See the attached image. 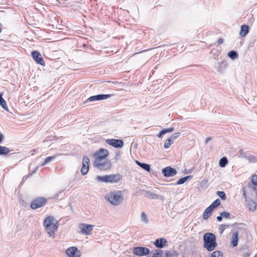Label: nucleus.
Returning a JSON list of instances; mask_svg holds the SVG:
<instances>
[{
    "label": "nucleus",
    "mask_w": 257,
    "mask_h": 257,
    "mask_svg": "<svg viewBox=\"0 0 257 257\" xmlns=\"http://www.w3.org/2000/svg\"><path fill=\"white\" fill-rule=\"evenodd\" d=\"M203 247L209 251L213 250L217 246L216 237L213 233L207 232L203 235Z\"/></svg>",
    "instance_id": "nucleus-1"
},
{
    "label": "nucleus",
    "mask_w": 257,
    "mask_h": 257,
    "mask_svg": "<svg viewBox=\"0 0 257 257\" xmlns=\"http://www.w3.org/2000/svg\"><path fill=\"white\" fill-rule=\"evenodd\" d=\"M54 218L52 216L46 217L43 222V225L47 231L49 236H54V232L57 230V226L54 222Z\"/></svg>",
    "instance_id": "nucleus-2"
},
{
    "label": "nucleus",
    "mask_w": 257,
    "mask_h": 257,
    "mask_svg": "<svg viewBox=\"0 0 257 257\" xmlns=\"http://www.w3.org/2000/svg\"><path fill=\"white\" fill-rule=\"evenodd\" d=\"M105 199L111 204L118 205L122 202L123 197L122 195L121 192L118 191L109 193L105 196Z\"/></svg>",
    "instance_id": "nucleus-3"
},
{
    "label": "nucleus",
    "mask_w": 257,
    "mask_h": 257,
    "mask_svg": "<svg viewBox=\"0 0 257 257\" xmlns=\"http://www.w3.org/2000/svg\"><path fill=\"white\" fill-rule=\"evenodd\" d=\"M120 179L121 176L119 174L107 175L103 176H97L96 177V180L98 182H103L105 183H116Z\"/></svg>",
    "instance_id": "nucleus-4"
},
{
    "label": "nucleus",
    "mask_w": 257,
    "mask_h": 257,
    "mask_svg": "<svg viewBox=\"0 0 257 257\" xmlns=\"http://www.w3.org/2000/svg\"><path fill=\"white\" fill-rule=\"evenodd\" d=\"M150 249L145 246H136L133 248V253L137 256H145L150 254Z\"/></svg>",
    "instance_id": "nucleus-5"
},
{
    "label": "nucleus",
    "mask_w": 257,
    "mask_h": 257,
    "mask_svg": "<svg viewBox=\"0 0 257 257\" xmlns=\"http://www.w3.org/2000/svg\"><path fill=\"white\" fill-rule=\"evenodd\" d=\"M47 200L44 197H38L34 199L31 203V208L32 209H36L44 205Z\"/></svg>",
    "instance_id": "nucleus-6"
},
{
    "label": "nucleus",
    "mask_w": 257,
    "mask_h": 257,
    "mask_svg": "<svg viewBox=\"0 0 257 257\" xmlns=\"http://www.w3.org/2000/svg\"><path fill=\"white\" fill-rule=\"evenodd\" d=\"M94 227V225L81 223L79 225L80 233L85 235H89Z\"/></svg>",
    "instance_id": "nucleus-7"
},
{
    "label": "nucleus",
    "mask_w": 257,
    "mask_h": 257,
    "mask_svg": "<svg viewBox=\"0 0 257 257\" xmlns=\"http://www.w3.org/2000/svg\"><path fill=\"white\" fill-rule=\"evenodd\" d=\"M101 161H94L93 164L94 166L100 170H107L110 168L111 164L110 161L105 160L103 162H100Z\"/></svg>",
    "instance_id": "nucleus-8"
},
{
    "label": "nucleus",
    "mask_w": 257,
    "mask_h": 257,
    "mask_svg": "<svg viewBox=\"0 0 257 257\" xmlns=\"http://www.w3.org/2000/svg\"><path fill=\"white\" fill-rule=\"evenodd\" d=\"M108 155V151L104 149H100L98 151L96 152L94 156L95 157L94 161H102Z\"/></svg>",
    "instance_id": "nucleus-9"
},
{
    "label": "nucleus",
    "mask_w": 257,
    "mask_h": 257,
    "mask_svg": "<svg viewBox=\"0 0 257 257\" xmlns=\"http://www.w3.org/2000/svg\"><path fill=\"white\" fill-rule=\"evenodd\" d=\"M89 164L90 161L88 157L86 156H83L82 160V166L80 170L81 173L83 175H85L88 173L89 169Z\"/></svg>",
    "instance_id": "nucleus-10"
},
{
    "label": "nucleus",
    "mask_w": 257,
    "mask_h": 257,
    "mask_svg": "<svg viewBox=\"0 0 257 257\" xmlns=\"http://www.w3.org/2000/svg\"><path fill=\"white\" fill-rule=\"evenodd\" d=\"M112 96V94H100L96 95H93L90 96L86 100V102H90V101H99L102 100L104 99H107L110 97Z\"/></svg>",
    "instance_id": "nucleus-11"
},
{
    "label": "nucleus",
    "mask_w": 257,
    "mask_h": 257,
    "mask_svg": "<svg viewBox=\"0 0 257 257\" xmlns=\"http://www.w3.org/2000/svg\"><path fill=\"white\" fill-rule=\"evenodd\" d=\"M106 143L115 148H121L123 146V141L118 139H107L106 140Z\"/></svg>",
    "instance_id": "nucleus-12"
},
{
    "label": "nucleus",
    "mask_w": 257,
    "mask_h": 257,
    "mask_svg": "<svg viewBox=\"0 0 257 257\" xmlns=\"http://www.w3.org/2000/svg\"><path fill=\"white\" fill-rule=\"evenodd\" d=\"M31 55L33 59L37 62V63L42 66L45 65L44 60L39 52L36 50H34L32 52Z\"/></svg>",
    "instance_id": "nucleus-13"
},
{
    "label": "nucleus",
    "mask_w": 257,
    "mask_h": 257,
    "mask_svg": "<svg viewBox=\"0 0 257 257\" xmlns=\"http://www.w3.org/2000/svg\"><path fill=\"white\" fill-rule=\"evenodd\" d=\"M177 171L171 166H168L162 170V174L165 177H170L175 176L177 174Z\"/></svg>",
    "instance_id": "nucleus-14"
},
{
    "label": "nucleus",
    "mask_w": 257,
    "mask_h": 257,
    "mask_svg": "<svg viewBox=\"0 0 257 257\" xmlns=\"http://www.w3.org/2000/svg\"><path fill=\"white\" fill-rule=\"evenodd\" d=\"M66 253L69 257H80V253L78 248L73 246L69 247L66 251Z\"/></svg>",
    "instance_id": "nucleus-15"
},
{
    "label": "nucleus",
    "mask_w": 257,
    "mask_h": 257,
    "mask_svg": "<svg viewBox=\"0 0 257 257\" xmlns=\"http://www.w3.org/2000/svg\"><path fill=\"white\" fill-rule=\"evenodd\" d=\"M245 205L248 208L249 211H254L256 208V204L250 197H245Z\"/></svg>",
    "instance_id": "nucleus-16"
},
{
    "label": "nucleus",
    "mask_w": 257,
    "mask_h": 257,
    "mask_svg": "<svg viewBox=\"0 0 257 257\" xmlns=\"http://www.w3.org/2000/svg\"><path fill=\"white\" fill-rule=\"evenodd\" d=\"M154 245L158 248H162L167 245V240L164 238H159L154 242Z\"/></svg>",
    "instance_id": "nucleus-17"
},
{
    "label": "nucleus",
    "mask_w": 257,
    "mask_h": 257,
    "mask_svg": "<svg viewBox=\"0 0 257 257\" xmlns=\"http://www.w3.org/2000/svg\"><path fill=\"white\" fill-rule=\"evenodd\" d=\"M142 195H144L145 197L151 198L153 199H158L159 198V196L158 195L152 193L149 191L143 190H141Z\"/></svg>",
    "instance_id": "nucleus-18"
},
{
    "label": "nucleus",
    "mask_w": 257,
    "mask_h": 257,
    "mask_svg": "<svg viewBox=\"0 0 257 257\" xmlns=\"http://www.w3.org/2000/svg\"><path fill=\"white\" fill-rule=\"evenodd\" d=\"M249 27L248 25H243L241 26L239 35L242 37H245L249 33Z\"/></svg>",
    "instance_id": "nucleus-19"
},
{
    "label": "nucleus",
    "mask_w": 257,
    "mask_h": 257,
    "mask_svg": "<svg viewBox=\"0 0 257 257\" xmlns=\"http://www.w3.org/2000/svg\"><path fill=\"white\" fill-rule=\"evenodd\" d=\"M238 233L237 231H235L233 233L232 237L231 245L233 247H235L238 245Z\"/></svg>",
    "instance_id": "nucleus-20"
},
{
    "label": "nucleus",
    "mask_w": 257,
    "mask_h": 257,
    "mask_svg": "<svg viewBox=\"0 0 257 257\" xmlns=\"http://www.w3.org/2000/svg\"><path fill=\"white\" fill-rule=\"evenodd\" d=\"M213 210L208 206L207 207L203 212V217L204 219H208L211 215L212 212Z\"/></svg>",
    "instance_id": "nucleus-21"
},
{
    "label": "nucleus",
    "mask_w": 257,
    "mask_h": 257,
    "mask_svg": "<svg viewBox=\"0 0 257 257\" xmlns=\"http://www.w3.org/2000/svg\"><path fill=\"white\" fill-rule=\"evenodd\" d=\"M0 105L6 110L9 111L6 101L3 97V94L0 93Z\"/></svg>",
    "instance_id": "nucleus-22"
},
{
    "label": "nucleus",
    "mask_w": 257,
    "mask_h": 257,
    "mask_svg": "<svg viewBox=\"0 0 257 257\" xmlns=\"http://www.w3.org/2000/svg\"><path fill=\"white\" fill-rule=\"evenodd\" d=\"M192 178V176L189 175L186 177L180 178L178 180V181L176 183V185H181L184 184L185 181H186L189 179H191Z\"/></svg>",
    "instance_id": "nucleus-23"
},
{
    "label": "nucleus",
    "mask_w": 257,
    "mask_h": 257,
    "mask_svg": "<svg viewBox=\"0 0 257 257\" xmlns=\"http://www.w3.org/2000/svg\"><path fill=\"white\" fill-rule=\"evenodd\" d=\"M228 159L226 157H223L222 158H221L219 162V165L220 167H224L226 166V165L228 164Z\"/></svg>",
    "instance_id": "nucleus-24"
},
{
    "label": "nucleus",
    "mask_w": 257,
    "mask_h": 257,
    "mask_svg": "<svg viewBox=\"0 0 257 257\" xmlns=\"http://www.w3.org/2000/svg\"><path fill=\"white\" fill-rule=\"evenodd\" d=\"M208 186V181L207 179L202 180L199 183V187L203 190H205Z\"/></svg>",
    "instance_id": "nucleus-25"
},
{
    "label": "nucleus",
    "mask_w": 257,
    "mask_h": 257,
    "mask_svg": "<svg viewBox=\"0 0 257 257\" xmlns=\"http://www.w3.org/2000/svg\"><path fill=\"white\" fill-rule=\"evenodd\" d=\"M220 205V201L219 199L214 200L209 206L214 210L216 207Z\"/></svg>",
    "instance_id": "nucleus-26"
},
{
    "label": "nucleus",
    "mask_w": 257,
    "mask_h": 257,
    "mask_svg": "<svg viewBox=\"0 0 257 257\" xmlns=\"http://www.w3.org/2000/svg\"><path fill=\"white\" fill-rule=\"evenodd\" d=\"M10 152V150L8 148L0 145V155H7Z\"/></svg>",
    "instance_id": "nucleus-27"
},
{
    "label": "nucleus",
    "mask_w": 257,
    "mask_h": 257,
    "mask_svg": "<svg viewBox=\"0 0 257 257\" xmlns=\"http://www.w3.org/2000/svg\"><path fill=\"white\" fill-rule=\"evenodd\" d=\"M163 253V252L162 250L157 249L155 250V252L153 253L151 256H148L147 257H161Z\"/></svg>",
    "instance_id": "nucleus-28"
},
{
    "label": "nucleus",
    "mask_w": 257,
    "mask_h": 257,
    "mask_svg": "<svg viewBox=\"0 0 257 257\" xmlns=\"http://www.w3.org/2000/svg\"><path fill=\"white\" fill-rule=\"evenodd\" d=\"M228 56L232 60H234L237 58L238 53L236 51L232 50L228 52Z\"/></svg>",
    "instance_id": "nucleus-29"
},
{
    "label": "nucleus",
    "mask_w": 257,
    "mask_h": 257,
    "mask_svg": "<svg viewBox=\"0 0 257 257\" xmlns=\"http://www.w3.org/2000/svg\"><path fill=\"white\" fill-rule=\"evenodd\" d=\"M178 255V253L176 250H173L172 251L167 250L165 251L166 257H171L173 256H177Z\"/></svg>",
    "instance_id": "nucleus-30"
},
{
    "label": "nucleus",
    "mask_w": 257,
    "mask_h": 257,
    "mask_svg": "<svg viewBox=\"0 0 257 257\" xmlns=\"http://www.w3.org/2000/svg\"><path fill=\"white\" fill-rule=\"evenodd\" d=\"M140 167L147 172H150L151 168L150 165L149 164L145 163H142V164H140Z\"/></svg>",
    "instance_id": "nucleus-31"
},
{
    "label": "nucleus",
    "mask_w": 257,
    "mask_h": 257,
    "mask_svg": "<svg viewBox=\"0 0 257 257\" xmlns=\"http://www.w3.org/2000/svg\"><path fill=\"white\" fill-rule=\"evenodd\" d=\"M55 158V156H49V157H47L45 159L44 161L42 163L41 166H44L46 165L47 163H48L52 160H54Z\"/></svg>",
    "instance_id": "nucleus-32"
},
{
    "label": "nucleus",
    "mask_w": 257,
    "mask_h": 257,
    "mask_svg": "<svg viewBox=\"0 0 257 257\" xmlns=\"http://www.w3.org/2000/svg\"><path fill=\"white\" fill-rule=\"evenodd\" d=\"M210 257H223V253L219 250L213 251Z\"/></svg>",
    "instance_id": "nucleus-33"
},
{
    "label": "nucleus",
    "mask_w": 257,
    "mask_h": 257,
    "mask_svg": "<svg viewBox=\"0 0 257 257\" xmlns=\"http://www.w3.org/2000/svg\"><path fill=\"white\" fill-rule=\"evenodd\" d=\"M216 194L219 197L223 200H225L226 199L225 193L224 191H218L216 192Z\"/></svg>",
    "instance_id": "nucleus-34"
},
{
    "label": "nucleus",
    "mask_w": 257,
    "mask_h": 257,
    "mask_svg": "<svg viewBox=\"0 0 257 257\" xmlns=\"http://www.w3.org/2000/svg\"><path fill=\"white\" fill-rule=\"evenodd\" d=\"M173 142L171 140V139H168L166 140L164 143V148L168 149L170 146L173 144Z\"/></svg>",
    "instance_id": "nucleus-35"
},
{
    "label": "nucleus",
    "mask_w": 257,
    "mask_h": 257,
    "mask_svg": "<svg viewBox=\"0 0 257 257\" xmlns=\"http://www.w3.org/2000/svg\"><path fill=\"white\" fill-rule=\"evenodd\" d=\"M229 227V225L227 224H221L219 227V232L220 234H222L224 230L226 228Z\"/></svg>",
    "instance_id": "nucleus-36"
},
{
    "label": "nucleus",
    "mask_w": 257,
    "mask_h": 257,
    "mask_svg": "<svg viewBox=\"0 0 257 257\" xmlns=\"http://www.w3.org/2000/svg\"><path fill=\"white\" fill-rule=\"evenodd\" d=\"M141 218L142 221H143L146 224L148 223V219L147 216L146 215V214L144 212H143L142 213Z\"/></svg>",
    "instance_id": "nucleus-37"
},
{
    "label": "nucleus",
    "mask_w": 257,
    "mask_h": 257,
    "mask_svg": "<svg viewBox=\"0 0 257 257\" xmlns=\"http://www.w3.org/2000/svg\"><path fill=\"white\" fill-rule=\"evenodd\" d=\"M181 135V133L177 132L175 134H173L172 135L170 139H171L172 141L173 142L174 140L177 139L178 138H179Z\"/></svg>",
    "instance_id": "nucleus-38"
},
{
    "label": "nucleus",
    "mask_w": 257,
    "mask_h": 257,
    "mask_svg": "<svg viewBox=\"0 0 257 257\" xmlns=\"http://www.w3.org/2000/svg\"><path fill=\"white\" fill-rule=\"evenodd\" d=\"M220 215L222 216V217H224L225 218H228L230 216V214L229 212L225 211L221 212Z\"/></svg>",
    "instance_id": "nucleus-39"
},
{
    "label": "nucleus",
    "mask_w": 257,
    "mask_h": 257,
    "mask_svg": "<svg viewBox=\"0 0 257 257\" xmlns=\"http://www.w3.org/2000/svg\"><path fill=\"white\" fill-rule=\"evenodd\" d=\"M251 182L254 186H257V175H254L252 177Z\"/></svg>",
    "instance_id": "nucleus-40"
},
{
    "label": "nucleus",
    "mask_w": 257,
    "mask_h": 257,
    "mask_svg": "<svg viewBox=\"0 0 257 257\" xmlns=\"http://www.w3.org/2000/svg\"><path fill=\"white\" fill-rule=\"evenodd\" d=\"M174 130V127H170V128H165V129L163 130V131H164L165 134H166V133H171Z\"/></svg>",
    "instance_id": "nucleus-41"
},
{
    "label": "nucleus",
    "mask_w": 257,
    "mask_h": 257,
    "mask_svg": "<svg viewBox=\"0 0 257 257\" xmlns=\"http://www.w3.org/2000/svg\"><path fill=\"white\" fill-rule=\"evenodd\" d=\"M165 135V133L163 130L160 131V132L159 133V134L157 135V137L159 138H161L163 135Z\"/></svg>",
    "instance_id": "nucleus-42"
},
{
    "label": "nucleus",
    "mask_w": 257,
    "mask_h": 257,
    "mask_svg": "<svg viewBox=\"0 0 257 257\" xmlns=\"http://www.w3.org/2000/svg\"><path fill=\"white\" fill-rule=\"evenodd\" d=\"M63 192V190L60 191L58 193L55 195L54 197V199H57L59 196V195Z\"/></svg>",
    "instance_id": "nucleus-43"
},
{
    "label": "nucleus",
    "mask_w": 257,
    "mask_h": 257,
    "mask_svg": "<svg viewBox=\"0 0 257 257\" xmlns=\"http://www.w3.org/2000/svg\"><path fill=\"white\" fill-rule=\"evenodd\" d=\"M223 39L220 38L217 41L218 45L222 44L223 42Z\"/></svg>",
    "instance_id": "nucleus-44"
},
{
    "label": "nucleus",
    "mask_w": 257,
    "mask_h": 257,
    "mask_svg": "<svg viewBox=\"0 0 257 257\" xmlns=\"http://www.w3.org/2000/svg\"><path fill=\"white\" fill-rule=\"evenodd\" d=\"M4 135L0 133V143H2L4 140Z\"/></svg>",
    "instance_id": "nucleus-45"
},
{
    "label": "nucleus",
    "mask_w": 257,
    "mask_h": 257,
    "mask_svg": "<svg viewBox=\"0 0 257 257\" xmlns=\"http://www.w3.org/2000/svg\"><path fill=\"white\" fill-rule=\"evenodd\" d=\"M222 216L220 214V216H217L216 219L218 221H221L222 220Z\"/></svg>",
    "instance_id": "nucleus-46"
},
{
    "label": "nucleus",
    "mask_w": 257,
    "mask_h": 257,
    "mask_svg": "<svg viewBox=\"0 0 257 257\" xmlns=\"http://www.w3.org/2000/svg\"><path fill=\"white\" fill-rule=\"evenodd\" d=\"M211 140V138H210V137H208V138H207L205 139V143L206 144H207V143L209 142V141H210Z\"/></svg>",
    "instance_id": "nucleus-47"
},
{
    "label": "nucleus",
    "mask_w": 257,
    "mask_h": 257,
    "mask_svg": "<svg viewBox=\"0 0 257 257\" xmlns=\"http://www.w3.org/2000/svg\"><path fill=\"white\" fill-rule=\"evenodd\" d=\"M249 255H250L249 252H245V253H243V257H249Z\"/></svg>",
    "instance_id": "nucleus-48"
},
{
    "label": "nucleus",
    "mask_w": 257,
    "mask_h": 257,
    "mask_svg": "<svg viewBox=\"0 0 257 257\" xmlns=\"http://www.w3.org/2000/svg\"><path fill=\"white\" fill-rule=\"evenodd\" d=\"M218 65H220V66H223V65H224V66H225V65H226V64H225V63H224V62H218Z\"/></svg>",
    "instance_id": "nucleus-49"
},
{
    "label": "nucleus",
    "mask_w": 257,
    "mask_h": 257,
    "mask_svg": "<svg viewBox=\"0 0 257 257\" xmlns=\"http://www.w3.org/2000/svg\"><path fill=\"white\" fill-rule=\"evenodd\" d=\"M136 163L140 167V164H142V162H139V161H136Z\"/></svg>",
    "instance_id": "nucleus-50"
},
{
    "label": "nucleus",
    "mask_w": 257,
    "mask_h": 257,
    "mask_svg": "<svg viewBox=\"0 0 257 257\" xmlns=\"http://www.w3.org/2000/svg\"><path fill=\"white\" fill-rule=\"evenodd\" d=\"M136 163L140 167V164H142V162H139V161H136Z\"/></svg>",
    "instance_id": "nucleus-51"
},
{
    "label": "nucleus",
    "mask_w": 257,
    "mask_h": 257,
    "mask_svg": "<svg viewBox=\"0 0 257 257\" xmlns=\"http://www.w3.org/2000/svg\"><path fill=\"white\" fill-rule=\"evenodd\" d=\"M255 158L254 157H252V156H251V157H250V158L249 159V161H252H252H253V160L255 159Z\"/></svg>",
    "instance_id": "nucleus-52"
},
{
    "label": "nucleus",
    "mask_w": 257,
    "mask_h": 257,
    "mask_svg": "<svg viewBox=\"0 0 257 257\" xmlns=\"http://www.w3.org/2000/svg\"><path fill=\"white\" fill-rule=\"evenodd\" d=\"M242 195L244 197V198H245V197H247V196H246V193H245V191H243V193Z\"/></svg>",
    "instance_id": "nucleus-53"
},
{
    "label": "nucleus",
    "mask_w": 257,
    "mask_h": 257,
    "mask_svg": "<svg viewBox=\"0 0 257 257\" xmlns=\"http://www.w3.org/2000/svg\"><path fill=\"white\" fill-rule=\"evenodd\" d=\"M35 151H35V150H32V151H31V153H32L31 155H34V153H35Z\"/></svg>",
    "instance_id": "nucleus-54"
},
{
    "label": "nucleus",
    "mask_w": 257,
    "mask_h": 257,
    "mask_svg": "<svg viewBox=\"0 0 257 257\" xmlns=\"http://www.w3.org/2000/svg\"><path fill=\"white\" fill-rule=\"evenodd\" d=\"M26 179H27V178H25V177H24L23 178V180H22V181H23V182H24V181H25Z\"/></svg>",
    "instance_id": "nucleus-55"
},
{
    "label": "nucleus",
    "mask_w": 257,
    "mask_h": 257,
    "mask_svg": "<svg viewBox=\"0 0 257 257\" xmlns=\"http://www.w3.org/2000/svg\"><path fill=\"white\" fill-rule=\"evenodd\" d=\"M119 156V154H116V157H118Z\"/></svg>",
    "instance_id": "nucleus-56"
},
{
    "label": "nucleus",
    "mask_w": 257,
    "mask_h": 257,
    "mask_svg": "<svg viewBox=\"0 0 257 257\" xmlns=\"http://www.w3.org/2000/svg\"><path fill=\"white\" fill-rule=\"evenodd\" d=\"M119 156V154H116V157H118Z\"/></svg>",
    "instance_id": "nucleus-57"
},
{
    "label": "nucleus",
    "mask_w": 257,
    "mask_h": 257,
    "mask_svg": "<svg viewBox=\"0 0 257 257\" xmlns=\"http://www.w3.org/2000/svg\"><path fill=\"white\" fill-rule=\"evenodd\" d=\"M23 182V181H22V182L20 183V185H22Z\"/></svg>",
    "instance_id": "nucleus-58"
},
{
    "label": "nucleus",
    "mask_w": 257,
    "mask_h": 257,
    "mask_svg": "<svg viewBox=\"0 0 257 257\" xmlns=\"http://www.w3.org/2000/svg\"><path fill=\"white\" fill-rule=\"evenodd\" d=\"M1 32H2V29H1V28L0 27V33H1Z\"/></svg>",
    "instance_id": "nucleus-59"
},
{
    "label": "nucleus",
    "mask_w": 257,
    "mask_h": 257,
    "mask_svg": "<svg viewBox=\"0 0 257 257\" xmlns=\"http://www.w3.org/2000/svg\"><path fill=\"white\" fill-rule=\"evenodd\" d=\"M35 171H34V172H33L32 173L30 174V175H32L33 173H34L35 172Z\"/></svg>",
    "instance_id": "nucleus-60"
},
{
    "label": "nucleus",
    "mask_w": 257,
    "mask_h": 257,
    "mask_svg": "<svg viewBox=\"0 0 257 257\" xmlns=\"http://www.w3.org/2000/svg\"><path fill=\"white\" fill-rule=\"evenodd\" d=\"M137 147V145H135L134 146V147H136V148Z\"/></svg>",
    "instance_id": "nucleus-61"
}]
</instances>
